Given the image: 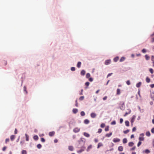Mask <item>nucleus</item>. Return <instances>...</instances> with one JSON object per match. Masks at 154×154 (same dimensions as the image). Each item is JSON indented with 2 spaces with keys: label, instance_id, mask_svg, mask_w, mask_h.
Wrapping results in <instances>:
<instances>
[{
  "label": "nucleus",
  "instance_id": "obj_1",
  "mask_svg": "<svg viewBox=\"0 0 154 154\" xmlns=\"http://www.w3.org/2000/svg\"><path fill=\"white\" fill-rule=\"evenodd\" d=\"M80 129L79 128L76 127L73 130V131L75 133H77L79 131Z\"/></svg>",
  "mask_w": 154,
  "mask_h": 154
},
{
  "label": "nucleus",
  "instance_id": "obj_2",
  "mask_svg": "<svg viewBox=\"0 0 154 154\" xmlns=\"http://www.w3.org/2000/svg\"><path fill=\"white\" fill-rule=\"evenodd\" d=\"M120 140L118 138H114L113 140V141L114 143L118 142H119Z\"/></svg>",
  "mask_w": 154,
  "mask_h": 154
},
{
  "label": "nucleus",
  "instance_id": "obj_3",
  "mask_svg": "<svg viewBox=\"0 0 154 154\" xmlns=\"http://www.w3.org/2000/svg\"><path fill=\"white\" fill-rule=\"evenodd\" d=\"M49 135L50 137L53 136L55 134V132L54 131L50 132L49 133Z\"/></svg>",
  "mask_w": 154,
  "mask_h": 154
},
{
  "label": "nucleus",
  "instance_id": "obj_4",
  "mask_svg": "<svg viewBox=\"0 0 154 154\" xmlns=\"http://www.w3.org/2000/svg\"><path fill=\"white\" fill-rule=\"evenodd\" d=\"M96 116V115L95 113L92 112L91 114V116L92 118H95Z\"/></svg>",
  "mask_w": 154,
  "mask_h": 154
},
{
  "label": "nucleus",
  "instance_id": "obj_5",
  "mask_svg": "<svg viewBox=\"0 0 154 154\" xmlns=\"http://www.w3.org/2000/svg\"><path fill=\"white\" fill-rule=\"evenodd\" d=\"M111 61L110 60H107L105 61V64L106 65H108L110 63Z\"/></svg>",
  "mask_w": 154,
  "mask_h": 154
},
{
  "label": "nucleus",
  "instance_id": "obj_6",
  "mask_svg": "<svg viewBox=\"0 0 154 154\" xmlns=\"http://www.w3.org/2000/svg\"><path fill=\"white\" fill-rule=\"evenodd\" d=\"M83 135L84 136L87 137H89L90 136L89 134L86 132H84L83 133Z\"/></svg>",
  "mask_w": 154,
  "mask_h": 154
},
{
  "label": "nucleus",
  "instance_id": "obj_7",
  "mask_svg": "<svg viewBox=\"0 0 154 154\" xmlns=\"http://www.w3.org/2000/svg\"><path fill=\"white\" fill-rule=\"evenodd\" d=\"M123 149V147L122 146H119L118 147V150L120 151H122Z\"/></svg>",
  "mask_w": 154,
  "mask_h": 154
},
{
  "label": "nucleus",
  "instance_id": "obj_8",
  "mask_svg": "<svg viewBox=\"0 0 154 154\" xmlns=\"http://www.w3.org/2000/svg\"><path fill=\"white\" fill-rule=\"evenodd\" d=\"M150 152V151L148 149H146L145 150H143V153H148Z\"/></svg>",
  "mask_w": 154,
  "mask_h": 154
},
{
  "label": "nucleus",
  "instance_id": "obj_9",
  "mask_svg": "<svg viewBox=\"0 0 154 154\" xmlns=\"http://www.w3.org/2000/svg\"><path fill=\"white\" fill-rule=\"evenodd\" d=\"M103 144L101 143H99L97 145V148L99 149L100 147L103 146Z\"/></svg>",
  "mask_w": 154,
  "mask_h": 154
},
{
  "label": "nucleus",
  "instance_id": "obj_10",
  "mask_svg": "<svg viewBox=\"0 0 154 154\" xmlns=\"http://www.w3.org/2000/svg\"><path fill=\"white\" fill-rule=\"evenodd\" d=\"M68 149L69 151H72L73 150V148L72 146H69L68 147Z\"/></svg>",
  "mask_w": 154,
  "mask_h": 154
},
{
  "label": "nucleus",
  "instance_id": "obj_11",
  "mask_svg": "<svg viewBox=\"0 0 154 154\" xmlns=\"http://www.w3.org/2000/svg\"><path fill=\"white\" fill-rule=\"evenodd\" d=\"M85 73V71L84 70H82L81 72V74L82 75H84Z\"/></svg>",
  "mask_w": 154,
  "mask_h": 154
},
{
  "label": "nucleus",
  "instance_id": "obj_12",
  "mask_svg": "<svg viewBox=\"0 0 154 154\" xmlns=\"http://www.w3.org/2000/svg\"><path fill=\"white\" fill-rule=\"evenodd\" d=\"M81 63L80 62H79L77 65V66L79 68L81 67Z\"/></svg>",
  "mask_w": 154,
  "mask_h": 154
},
{
  "label": "nucleus",
  "instance_id": "obj_13",
  "mask_svg": "<svg viewBox=\"0 0 154 154\" xmlns=\"http://www.w3.org/2000/svg\"><path fill=\"white\" fill-rule=\"evenodd\" d=\"M78 111V109H74L72 110V112L73 113L75 114Z\"/></svg>",
  "mask_w": 154,
  "mask_h": 154
},
{
  "label": "nucleus",
  "instance_id": "obj_14",
  "mask_svg": "<svg viewBox=\"0 0 154 154\" xmlns=\"http://www.w3.org/2000/svg\"><path fill=\"white\" fill-rule=\"evenodd\" d=\"M84 123L86 124H88L89 122V121L87 119H85L84 121Z\"/></svg>",
  "mask_w": 154,
  "mask_h": 154
},
{
  "label": "nucleus",
  "instance_id": "obj_15",
  "mask_svg": "<svg viewBox=\"0 0 154 154\" xmlns=\"http://www.w3.org/2000/svg\"><path fill=\"white\" fill-rule=\"evenodd\" d=\"M112 134V132H110L109 134H106V136L107 137H109Z\"/></svg>",
  "mask_w": 154,
  "mask_h": 154
},
{
  "label": "nucleus",
  "instance_id": "obj_16",
  "mask_svg": "<svg viewBox=\"0 0 154 154\" xmlns=\"http://www.w3.org/2000/svg\"><path fill=\"white\" fill-rule=\"evenodd\" d=\"M134 145V143L132 142H130L128 143V146H132Z\"/></svg>",
  "mask_w": 154,
  "mask_h": 154
},
{
  "label": "nucleus",
  "instance_id": "obj_17",
  "mask_svg": "<svg viewBox=\"0 0 154 154\" xmlns=\"http://www.w3.org/2000/svg\"><path fill=\"white\" fill-rule=\"evenodd\" d=\"M146 82L147 83H149L150 82V79L148 77H146Z\"/></svg>",
  "mask_w": 154,
  "mask_h": 154
},
{
  "label": "nucleus",
  "instance_id": "obj_18",
  "mask_svg": "<svg viewBox=\"0 0 154 154\" xmlns=\"http://www.w3.org/2000/svg\"><path fill=\"white\" fill-rule=\"evenodd\" d=\"M25 135L26 137V141H28L29 140V136L28 135H27V134H25Z\"/></svg>",
  "mask_w": 154,
  "mask_h": 154
},
{
  "label": "nucleus",
  "instance_id": "obj_19",
  "mask_svg": "<svg viewBox=\"0 0 154 154\" xmlns=\"http://www.w3.org/2000/svg\"><path fill=\"white\" fill-rule=\"evenodd\" d=\"M15 138V136L14 135H11L10 137L12 141L13 140H14V139Z\"/></svg>",
  "mask_w": 154,
  "mask_h": 154
},
{
  "label": "nucleus",
  "instance_id": "obj_20",
  "mask_svg": "<svg viewBox=\"0 0 154 154\" xmlns=\"http://www.w3.org/2000/svg\"><path fill=\"white\" fill-rule=\"evenodd\" d=\"M38 138V137L37 135H35L33 137V139L35 140H37Z\"/></svg>",
  "mask_w": 154,
  "mask_h": 154
},
{
  "label": "nucleus",
  "instance_id": "obj_21",
  "mask_svg": "<svg viewBox=\"0 0 154 154\" xmlns=\"http://www.w3.org/2000/svg\"><path fill=\"white\" fill-rule=\"evenodd\" d=\"M125 59V57H122L120 59V62H122L124 61Z\"/></svg>",
  "mask_w": 154,
  "mask_h": 154
},
{
  "label": "nucleus",
  "instance_id": "obj_22",
  "mask_svg": "<svg viewBox=\"0 0 154 154\" xmlns=\"http://www.w3.org/2000/svg\"><path fill=\"white\" fill-rule=\"evenodd\" d=\"M119 59V57H117L114 58L113 60L115 62H116Z\"/></svg>",
  "mask_w": 154,
  "mask_h": 154
},
{
  "label": "nucleus",
  "instance_id": "obj_23",
  "mask_svg": "<svg viewBox=\"0 0 154 154\" xmlns=\"http://www.w3.org/2000/svg\"><path fill=\"white\" fill-rule=\"evenodd\" d=\"M127 142V139L125 138L123 140V143H125Z\"/></svg>",
  "mask_w": 154,
  "mask_h": 154
},
{
  "label": "nucleus",
  "instance_id": "obj_24",
  "mask_svg": "<svg viewBox=\"0 0 154 154\" xmlns=\"http://www.w3.org/2000/svg\"><path fill=\"white\" fill-rule=\"evenodd\" d=\"M92 148V146L91 145H89L87 149V151H88L89 150Z\"/></svg>",
  "mask_w": 154,
  "mask_h": 154
},
{
  "label": "nucleus",
  "instance_id": "obj_25",
  "mask_svg": "<svg viewBox=\"0 0 154 154\" xmlns=\"http://www.w3.org/2000/svg\"><path fill=\"white\" fill-rule=\"evenodd\" d=\"M141 85V82H139L138 83H137L136 85L137 87L138 88L140 87Z\"/></svg>",
  "mask_w": 154,
  "mask_h": 154
},
{
  "label": "nucleus",
  "instance_id": "obj_26",
  "mask_svg": "<svg viewBox=\"0 0 154 154\" xmlns=\"http://www.w3.org/2000/svg\"><path fill=\"white\" fill-rule=\"evenodd\" d=\"M120 94V90L119 89H117V94L119 95Z\"/></svg>",
  "mask_w": 154,
  "mask_h": 154
},
{
  "label": "nucleus",
  "instance_id": "obj_27",
  "mask_svg": "<svg viewBox=\"0 0 154 154\" xmlns=\"http://www.w3.org/2000/svg\"><path fill=\"white\" fill-rule=\"evenodd\" d=\"M125 125L126 126H129V122L128 121H126L125 122Z\"/></svg>",
  "mask_w": 154,
  "mask_h": 154
},
{
  "label": "nucleus",
  "instance_id": "obj_28",
  "mask_svg": "<svg viewBox=\"0 0 154 154\" xmlns=\"http://www.w3.org/2000/svg\"><path fill=\"white\" fill-rule=\"evenodd\" d=\"M139 139L140 141H141L143 140L144 138L143 137H139Z\"/></svg>",
  "mask_w": 154,
  "mask_h": 154
},
{
  "label": "nucleus",
  "instance_id": "obj_29",
  "mask_svg": "<svg viewBox=\"0 0 154 154\" xmlns=\"http://www.w3.org/2000/svg\"><path fill=\"white\" fill-rule=\"evenodd\" d=\"M91 76V75L90 73H87L86 75V78H89Z\"/></svg>",
  "mask_w": 154,
  "mask_h": 154
},
{
  "label": "nucleus",
  "instance_id": "obj_30",
  "mask_svg": "<svg viewBox=\"0 0 154 154\" xmlns=\"http://www.w3.org/2000/svg\"><path fill=\"white\" fill-rule=\"evenodd\" d=\"M22 154H27L26 151L25 150H23L21 152Z\"/></svg>",
  "mask_w": 154,
  "mask_h": 154
},
{
  "label": "nucleus",
  "instance_id": "obj_31",
  "mask_svg": "<svg viewBox=\"0 0 154 154\" xmlns=\"http://www.w3.org/2000/svg\"><path fill=\"white\" fill-rule=\"evenodd\" d=\"M80 114L82 116H84L85 115V113L84 111L81 112Z\"/></svg>",
  "mask_w": 154,
  "mask_h": 154
},
{
  "label": "nucleus",
  "instance_id": "obj_32",
  "mask_svg": "<svg viewBox=\"0 0 154 154\" xmlns=\"http://www.w3.org/2000/svg\"><path fill=\"white\" fill-rule=\"evenodd\" d=\"M37 146L38 149H40L42 147V146L41 144H39L37 145Z\"/></svg>",
  "mask_w": 154,
  "mask_h": 154
},
{
  "label": "nucleus",
  "instance_id": "obj_33",
  "mask_svg": "<svg viewBox=\"0 0 154 154\" xmlns=\"http://www.w3.org/2000/svg\"><path fill=\"white\" fill-rule=\"evenodd\" d=\"M146 135L147 136H149L150 135V133L149 131L147 132L146 133Z\"/></svg>",
  "mask_w": 154,
  "mask_h": 154
},
{
  "label": "nucleus",
  "instance_id": "obj_34",
  "mask_svg": "<svg viewBox=\"0 0 154 154\" xmlns=\"http://www.w3.org/2000/svg\"><path fill=\"white\" fill-rule=\"evenodd\" d=\"M129 131V130H127L126 131H123V132L125 134H126L128 133Z\"/></svg>",
  "mask_w": 154,
  "mask_h": 154
},
{
  "label": "nucleus",
  "instance_id": "obj_35",
  "mask_svg": "<svg viewBox=\"0 0 154 154\" xmlns=\"http://www.w3.org/2000/svg\"><path fill=\"white\" fill-rule=\"evenodd\" d=\"M145 57L146 59L147 60H148L149 58V57L147 55H145Z\"/></svg>",
  "mask_w": 154,
  "mask_h": 154
},
{
  "label": "nucleus",
  "instance_id": "obj_36",
  "mask_svg": "<svg viewBox=\"0 0 154 154\" xmlns=\"http://www.w3.org/2000/svg\"><path fill=\"white\" fill-rule=\"evenodd\" d=\"M84 96H81L79 98V100H82L84 99Z\"/></svg>",
  "mask_w": 154,
  "mask_h": 154
},
{
  "label": "nucleus",
  "instance_id": "obj_37",
  "mask_svg": "<svg viewBox=\"0 0 154 154\" xmlns=\"http://www.w3.org/2000/svg\"><path fill=\"white\" fill-rule=\"evenodd\" d=\"M109 127L108 126H107L105 128V130L106 131H109Z\"/></svg>",
  "mask_w": 154,
  "mask_h": 154
},
{
  "label": "nucleus",
  "instance_id": "obj_38",
  "mask_svg": "<svg viewBox=\"0 0 154 154\" xmlns=\"http://www.w3.org/2000/svg\"><path fill=\"white\" fill-rule=\"evenodd\" d=\"M105 126V124L104 123H102L100 125V127L102 128H103Z\"/></svg>",
  "mask_w": 154,
  "mask_h": 154
},
{
  "label": "nucleus",
  "instance_id": "obj_39",
  "mask_svg": "<svg viewBox=\"0 0 154 154\" xmlns=\"http://www.w3.org/2000/svg\"><path fill=\"white\" fill-rule=\"evenodd\" d=\"M23 88L24 91L25 92L26 94H27V91H26V87L24 86L23 87Z\"/></svg>",
  "mask_w": 154,
  "mask_h": 154
},
{
  "label": "nucleus",
  "instance_id": "obj_40",
  "mask_svg": "<svg viewBox=\"0 0 154 154\" xmlns=\"http://www.w3.org/2000/svg\"><path fill=\"white\" fill-rule=\"evenodd\" d=\"M41 141L42 142H44L45 141V140L44 138H41Z\"/></svg>",
  "mask_w": 154,
  "mask_h": 154
},
{
  "label": "nucleus",
  "instance_id": "obj_41",
  "mask_svg": "<svg viewBox=\"0 0 154 154\" xmlns=\"http://www.w3.org/2000/svg\"><path fill=\"white\" fill-rule=\"evenodd\" d=\"M102 131V130L100 128L98 129V133H100Z\"/></svg>",
  "mask_w": 154,
  "mask_h": 154
},
{
  "label": "nucleus",
  "instance_id": "obj_42",
  "mask_svg": "<svg viewBox=\"0 0 154 154\" xmlns=\"http://www.w3.org/2000/svg\"><path fill=\"white\" fill-rule=\"evenodd\" d=\"M126 83L128 85H129L131 84L130 82V81L128 80L126 82Z\"/></svg>",
  "mask_w": 154,
  "mask_h": 154
},
{
  "label": "nucleus",
  "instance_id": "obj_43",
  "mask_svg": "<svg viewBox=\"0 0 154 154\" xmlns=\"http://www.w3.org/2000/svg\"><path fill=\"white\" fill-rule=\"evenodd\" d=\"M89 84L90 83L89 82H87L85 83V85H86L87 86H89Z\"/></svg>",
  "mask_w": 154,
  "mask_h": 154
},
{
  "label": "nucleus",
  "instance_id": "obj_44",
  "mask_svg": "<svg viewBox=\"0 0 154 154\" xmlns=\"http://www.w3.org/2000/svg\"><path fill=\"white\" fill-rule=\"evenodd\" d=\"M149 70L150 72L152 74V73H153V69H151V68L150 69H149Z\"/></svg>",
  "mask_w": 154,
  "mask_h": 154
},
{
  "label": "nucleus",
  "instance_id": "obj_45",
  "mask_svg": "<svg viewBox=\"0 0 154 154\" xmlns=\"http://www.w3.org/2000/svg\"><path fill=\"white\" fill-rule=\"evenodd\" d=\"M71 70L72 71H74L75 70V68L74 67H72L71 68Z\"/></svg>",
  "mask_w": 154,
  "mask_h": 154
},
{
  "label": "nucleus",
  "instance_id": "obj_46",
  "mask_svg": "<svg viewBox=\"0 0 154 154\" xmlns=\"http://www.w3.org/2000/svg\"><path fill=\"white\" fill-rule=\"evenodd\" d=\"M116 124V122L115 121H112L111 123V124L112 125H115Z\"/></svg>",
  "mask_w": 154,
  "mask_h": 154
},
{
  "label": "nucleus",
  "instance_id": "obj_47",
  "mask_svg": "<svg viewBox=\"0 0 154 154\" xmlns=\"http://www.w3.org/2000/svg\"><path fill=\"white\" fill-rule=\"evenodd\" d=\"M9 138H7L5 140V143H7L8 142H9Z\"/></svg>",
  "mask_w": 154,
  "mask_h": 154
},
{
  "label": "nucleus",
  "instance_id": "obj_48",
  "mask_svg": "<svg viewBox=\"0 0 154 154\" xmlns=\"http://www.w3.org/2000/svg\"><path fill=\"white\" fill-rule=\"evenodd\" d=\"M141 141H139L137 144V146H139L141 144Z\"/></svg>",
  "mask_w": 154,
  "mask_h": 154
},
{
  "label": "nucleus",
  "instance_id": "obj_49",
  "mask_svg": "<svg viewBox=\"0 0 154 154\" xmlns=\"http://www.w3.org/2000/svg\"><path fill=\"white\" fill-rule=\"evenodd\" d=\"M75 106L76 107H78V102H77V99H76V101H75Z\"/></svg>",
  "mask_w": 154,
  "mask_h": 154
},
{
  "label": "nucleus",
  "instance_id": "obj_50",
  "mask_svg": "<svg viewBox=\"0 0 154 154\" xmlns=\"http://www.w3.org/2000/svg\"><path fill=\"white\" fill-rule=\"evenodd\" d=\"M93 79L92 78H89V80L90 81V82H92L93 81Z\"/></svg>",
  "mask_w": 154,
  "mask_h": 154
},
{
  "label": "nucleus",
  "instance_id": "obj_51",
  "mask_svg": "<svg viewBox=\"0 0 154 154\" xmlns=\"http://www.w3.org/2000/svg\"><path fill=\"white\" fill-rule=\"evenodd\" d=\"M17 131L16 128H15L14 131V134H17Z\"/></svg>",
  "mask_w": 154,
  "mask_h": 154
},
{
  "label": "nucleus",
  "instance_id": "obj_52",
  "mask_svg": "<svg viewBox=\"0 0 154 154\" xmlns=\"http://www.w3.org/2000/svg\"><path fill=\"white\" fill-rule=\"evenodd\" d=\"M151 132L153 134L154 133V128H153L151 130Z\"/></svg>",
  "mask_w": 154,
  "mask_h": 154
},
{
  "label": "nucleus",
  "instance_id": "obj_53",
  "mask_svg": "<svg viewBox=\"0 0 154 154\" xmlns=\"http://www.w3.org/2000/svg\"><path fill=\"white\" fill-rule=\"evenodd\" d=\"M123 122V119H120V123H122Z\"/></svg>",
  "mask_w": 154,
  "mask_h": 154
},
{
  "label": "nucleus",
  "instance_id": "obj_54",
  "mask_svg": "<svg viewBox=\"0 0 154 154\" xmlns=\"http://www.w3.org/2000/svg\"><path fill=\"white\" fill-rule=\"evenodd\" d=\"M112 73H109L107 76V77H109V76H111L112 75Z\"/></svg>",
  "mask_w": 154,
  "mask_h": 154
},
{
  "label": "nucleus",
  "instance_id": "obj_55",
  "mask_svg": "<svg viewBox=\"0 0 154 154\" xmlns=\"http://www.w3.org/2000/svg\"><path fill=\"white\" fill-rule=\"evenodd\" d=\"M142 52L143 53H145L146 52V50L145 49H143L142 50Z\"/></svg>",
  "mask_w": 154,
  "mask_h": 154
},
{
  "label": "nucleus",
  "instance_id": "obj_56",
  "mask_svg": "<svg viewBox=\"0 0 154 154\" xmlns=\"http://www.w3.org/2000/svg\"><path fill=\"white\" fill-rule=\"evenodd\" d=\"M151 60L152 61H154V56H152Z\"/></svg>",
  "mask_w": 154,
  "mask_h": 154
},
{
  "label": "nucleus",
  "instance_id": "obj_57",
  "mask_svg": "<svg viewBox=\"0 0 154 154\" xmlns=\"http://www.w3.org/2000/svg\"><path fill=\"white\" fill-rule=\"evenodd\" d=\"M6 149V146H5L4 147H3V148H2V150L3 151H5Z\"/></svg>",
  "mask_w": 154,
  "mask_h": 154
},
{
  "label": "nucleus",
  "instance_id": "obj_58",
  "mask_svg": "<svg viewBox=\"0 0 154 154\" xmlns=\"http://www.w3.org/2000/svg\"><path fill=\"white\" fill-rule=\"evenodd\" d=\"M107 98V96H105L103 98V100H106Z\"/></svg>",
  "mask_w": 154,
  "mask_h": 154
},
{
  "label": "nucleus",
  "instance_id": "obj_59",
  "mask_svg": "<svg viewBox=\"0 0 154 154\" xmlns=\"http://www.w3.org/2000/svg\"><path fill=\"white\" fill-rule=\"evenodd\" d=\"M150 86L152 88H153L154 87V84L151 85Z\"/></svg>",
  "mask_w": 154,
  "mask_h": 154
},
{
  "label": "nucleus",
  "instance_id": "obj_60",
  "mask_svg": "<svg viewBox=\"0 0 154 154\" xmlns=\"http://www.w3.org/2000/svg\"><path fill=\"white\" fill-rule=\"evenodd\" d=\"M54 142L55 143H57L58 142V140L57 139H55L54 140Z\"/></svg>",
  "mask_w": 154,
  "mask_h": 154
},
{
  "label": "nucleus",
  "instance_id": "obj_61",
  "mask_svg": "<svg viewBox=\"0 0 154 154\" xmlns=\"http://www.w3.org/2000/svg\"><path fill=\"white\" fill-rule=\"evenodd\" d=\"M94 141L95 143H97L98 142V140L97 139H95Z\"/></svg>",
  "mask_w": 154,
  "mask_h": 154
},
{
  "label": "nucleus",
  "instance_id": "obj_62",
  "mask_svg": "<svg viewBox=\"0 0 154 154\" xmlns=\"http://www.w3.org/2000/svg\"><path fill=\"white\" fill-rule=\"evenodd\" d=\"M130 112H129V113L126 112L125 113V114L124 115V116H126L129 113H130Z\"/></svg>",
  "mask_w": 154,
  "mask_h": 154
},
{
  "label": "nucleus",
  "instance_id": "obj_63",
  "mask_svg": "<svg viewBox=\"0 0 154 154\" xmlns=\"http://www.w3.org/2000/svg\"><path fill=\"white\" fill-rule=\"evenodd\" d=\"M134 134H132V135H131V138H134Z\"/></svg>",
  "mask_w": 154,
  "mask_h": 154
},
{
  "label": "nucleus",
  "instance_id": "obj_64",
  "mask_svg": "<svg viewBox=\"0 0 154 154\" xmlns=\"http://www.w3.org/2000/svg\"><path fill=\"white\" fill-rule=\"evenodd\" d=\"M151 42H154V37L152 38V40H151Z\"/></svg>",
  "mask_w": 154,
  "mask_h": 154
}]
</instances>
